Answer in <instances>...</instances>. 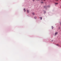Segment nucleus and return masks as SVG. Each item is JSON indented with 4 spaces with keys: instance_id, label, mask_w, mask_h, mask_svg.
<instances>
[{
    "instance_id": "14",
    "label": "nucleus",
    "mask_w": 61,
    "mask_h": 61,
    "mask_svg": "<svg viewBox=\"0 0 61 61\" xmlns=\"http://www.w3.org/2000/svg\"><path fill=\"white\" fill-rule=\"evenodd\" d=\"M60 24L61 25V23H60Z\"/></svg>"
},
{
    "instance_id": "8",
    "label": "nucleus",
    "mask_w": 61,
    "mask_h": 61,
    "mask_svg": "<svg viewBox=\"0 0 61 61\" xmlns=\"http://www.w3.org/2000/svg\"><path fill=\"white\" fill-rule=\"evenodd\" d=\"M43 12H44L45 14V13H46V11H43Z\"/></svg>"
},
{
    "instance_id": "13",
    "label": "nucleus",
    "mask_w": 61,
    "mask_h": 61,
    "mask_svg": "<svg viewBox=\"0 0 61 61\" xmlns=\"http://www.w3.org/2000/svg\"><path fill=\"white\" fill-rule=\"evenodd\" d=\"M51 41H52H52H53V40H52Z\"/></svg>"
},
{
    "instance_id": "7",
    "label": "nucleus",
    "mask_w": 61,
    "mask_h": 61,
    "mask_svg": "<svg viewBox=\"0 0 61 61\" xmlns=\"http://www.w3.org/2000/svg\"><path fill=\"white\" fill-rule=\"evenodd\" d=\"M59 45L58 44H56V46H58Z\"/></svg>"
},
{
    "instance_id": "4",
    "label": "nucleus",
    "mask_w": 61,
    "mask_h": 61,
    "mask_svg": "<svg viewBox=\"0 0 61 61\" xmlns=\"http://www.w3.org/2000/svg\"><path fill=\"white\" fill-rule=\"evenodd\" d=\"M32 14L33 15H35V13L33 12L32 13Z\"/></svg>"
},
{
    "instance_id": "12",
    "label": "nucleus",
    "mask_w": 61,
    "mask_h": 61,
    "mask_svg": "<svg viewBox=\"0 0 61 61\" xmlns=\"http://www.w3.org/2000/svg\"><path fill=\"white\" fill-rule=\"evenodd\" d=\"M32 1H33V2H34V1H35V0H32Z\"/></svg>"
},
{
    "instance_id": "6",
    "label": "nucleus",
    "mask_w": 61,
    "mask_h": 61,
    "mask_svg": "<svg viewBox=\"0 0 61 61\" xmlns=\"http://www.w3.org/2000/svg\"><path fill=\"white\" fill-rule=\"evenodd\" d=\"M40 19L41 20H42V17H40Z\"/></svg>"
},
{
    "instance_id": "10",
    "label": "nucleus",
    "mask_w": 61,
    "mask_h": 61,
    "mask_svg": "<svg viewBox=\"0 0 61 61\" xmlns=\"http://www.w3.org/2000/svg\"><path fill=\"white\" fill-rule=\"evenodd\" d=\"M55 4L56 5H57V4H58V3H55Z\"/></svg>"
},
{
    "instance_id": "9",
    "label": "nucleus",
    "mask_w": 61,
    "mask_h": 61,
    "mask_svg": "<svg viewBox=\"0 0 61 61\" xmlns=\"http://www.w3.org/2000/svg\"><path fill=\"white\" fill-rule=\"evenodd\" d=\"M43 3V1L41 2V4H42V3Z\"/></svg>"
},
{
    "instance_id": "17",
    "label": "nucleus",
    "mask_w": 61,
    "mask_h": 61,
    "mask_svg": "<svg viewBox=\"0 0 61 61\" xmlns=\"http://www.w3.org/2000/svg\"><path fill=\"white\" fill-rule=\"evenodd\" d=\"M41 1H43V0H41Z\"/></svg>"
},
{
    "instance_id": "2",
    "label": "nucleus",
    "mask_w": 61,
    "mask_h": 61,
    "mask_svg": "<svg viewBox=\"0 0 61 61\" xmlns=\"http://www.w3.org/2000/svg\"><path fill=\"white\" fill-rule=\"evenodd\" d=\"M27 12L28 13H29V10H27Z\"/></svg>"
},
{
    "instance_id": "15",
    "label": "nucleus",
    "mask_w": 61,
    "mask_h": 61,
    "mask_svg": "<svg viewBox=\"0 0 61 61\" xmlns=\"http://www.w3.org/2000/svg\"><path fill=\"white\" fill-rule=\"evenodd\" d=\"M56 1H58V0H56Z\"/></svg>"
},
{
    "instance_id": "16",
    "label": "nucleus",
    "mask_w": 61,
    "mask_h": 61,
    "mask_svg": "<svg viewBox=\"0 0 61 61\" xmlns=\"http://www.w3.org/2000/svg\"><path fill=\"white\" fill-rule=\"evenodd\" d=\"M44 1H45V0H43Z\"/></svg>"
},
{
    "instance_id": "11",
    "label": "nucleus",
    "mask_w": 61,
    "mask_h": 61,
    "mask_svg": "<svg viewBox=\"0 0 61 61\" xmlns=\"http://www.w3.org/2000/svg\"><path fill=\"white\" fill-rule=\"evenodd\" d=\"M52 29H53V28H54V27H53V26H52Z\"/></svg>"
},
{
    "instance_id": "3",
    "label": "nucleus",
    "mask_w": 61,
    "mask_h": 61,
    "mask_svg": "<svg viewBox=\"0 0 61 61\" xmlns=\"http://www.w3.org/2000/svg\"><path fill=\"white\" fill-rule=\"evenodd\" d=\"M24 11L25 12H26V10H25V9H24Z\"/></svg>"
},
{
    "instance_id": "1",
    "label": "nucleus",
    "mask_w": 61,
    "mask_h": 61,
    "mask_svg": "<svg viewBox=\"0 0 61 61\" xmlns=\"http://www.w3.org/2000/svg\"><path fill=\"white\" fill-rule=\"evenodd\" d=\"M58 34V32H55L54 34L55 36H56V35H57V34Z\"/></svg>"
},
{
    "instance_id": "5",
    "label": "nucleus",
    "mask_w": 61,
    "mask_h": 61,
    "mask_svg": "<svg viewBox=\"0 0 61 61\" xmlns=\"http://www.w3.org/2000/svg\"><path fill=\"white\" fill-rule=\"evenodd\" d=\"M36 18H37V17H34V18H35V19H36Z\"/></svg>"
}]
</instances>
